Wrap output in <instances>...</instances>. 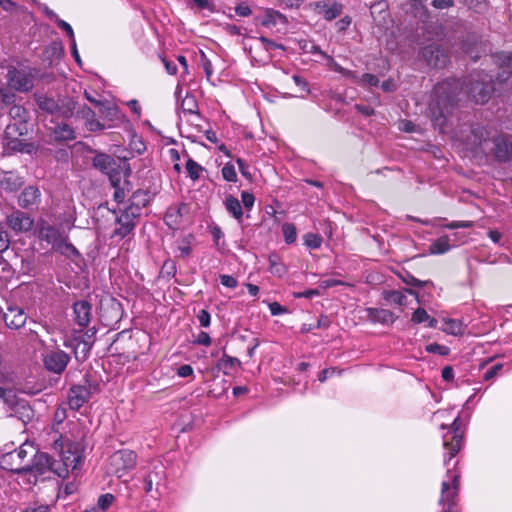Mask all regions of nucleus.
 Wrapping results in <instances>:
<instances>
[{
  "label": "nucleus",
  "mask_w": 512,
  "mask_h": 512,
  "mask_svg": "<svg viewBox=\"0 0 512 512\" xmlns=\"http://www.w3.org/2000/svg\"><path fill=\"white\" fill-rule=\"evenodd\" d=\"M454 5L453 0H433L432 6L436 9H446Z\"/></svg>",
  "instance_id": "57"
},
{
  "label": "nucleus",
  "mask_w": 512,
  "mask_h": 512,
  "mask_svg": "<svg viewBox=\"0 0 512 512\" xmlns=\"http://www.w3.org/2000/svg\"><path fill=\"white\" fill-rule=\"evenodd\" d=\"M304 0H276L277 5L284 9H298Z\"/></svg>",
  "instance_id": "47"
},
{
  "label": "nucleus",
  "mask_w": 512,
  "mask_h": 512,
  "mask_svg": "<svg viewBox=\"0 0 512 512\" xmlns=\"http://www.w3.org/2000/svg\"><path fill=\"white\" fill-rule=\"evenodd\" d=\"M448 434H452L450 438L448 435L444 436V447L449 450V459L453 458L461 449L462 436L459 435L454 429L452 432H448Z\"/></svg>",
  "instance_id": "28"
},
{
  "label": "nucleus",
  "mask_w": 512,
  "mask_h": 512,
  "mask_svg": "<svg viewBox=\"0 0 512 512\" xmlns=\"http://www.w3.org/2000/svg\"><path fill=\"white\" fill-rule=\"evenodd\" d=\"M55 100L56 97L50 96L48 94H35V101L39 109L53 116L55 114L56 107Z\"/></svg>",
  "instance_id": "30"
},
{
  "label": "nucleus",
  "mask_w": 512,
  "mask_h": 512,
  "mask_svg": "<svg viewBox=\"0 0 512 512\" xmlns=\"http://www.w3.org/2000/svg\"><path fill=\"white\" fill-rule=\"evenodd\" d=\"M269 263H270L269 269L272 273L277 274L279 276L283 274L284 268H283V266H281L280 264L277 263L276 257L270 256Z\"/></svg>",
  "instance_id": "50"
},
{
  "label": "nucleus",
  "mask_w": 512,
  "mask_h": 512,
  "mask_svg": "<svg viewBox=\"0 0 512 512\" xmlns=\"http://www.w3.org/2000/svg\"><path fill=\"white\" fill-rule=\"evenodd\" d=\"M143 196L142 202L131 203L117 218L116 224L119 226L115 228L113 234L124 238L127 236L135 227V219L139 217L141 208L148 202L147 194L140 190L133 193V198Z\"/></svg>",
  "instance_id": "3"
},
{
  "label": "nucleus",
  "mask_w": 512,
  "mask_h": 512,
  "mask_svg": "<svg viewBox=\"0 0 512 512\" xmlns=\"http://www.w3.org/2000/svg\"><path fill=\"white\" fill-rule=\"evenodd\" d=\"M421 58L429 65L435 68H443L449 61L447 51L439 44L432 43L421 49Z\"/></svg>",
  "instance_id": "9"
},
{
  "label": "nucleus",
  "mask_w": 512,
  "mask_h": 512,
  "mask_svg": "<svg viewBox=\"0 0 512 512\" xmlns=\"http://www.w3.org/2000/svg\"><path fill=\"white\" fill-rule=\"evenodd\" d=\"M78 114L81 115L85 121H89L91 118H95V112L87 105H84L79 109Z\"/></svg>",
  "instance_id": "54"
},
{
  "label": "nucleus",
  "mask_w": 512,
  "mask_h": 512,
  "mask_svg": "<svg viewBox=\"0 0 512 512\" xmlns=\"http://www.w3.org/2000/svg\"><path fill=\"white\" fill-rule=\"evenodd\" d=\"M181 108L184 112L193 114L197 112V103L193 96H186L181 102Z\"/></svg>",
  "instance_id": "38"
},
{
  "label": "nucleus",
  "mask_w": 512,
  "mask_h": 512,
  "mask_svg": "<svg viewBox=\"0 0 512 512\" xmlns=\"http://www.w3.org/2000/svg\"><path fill=\"white\" fill-rule=\"evenodd\" d=\"M177 374L180 377H188L193 374V368L190 365H182L178 368Z\"/></svg>",
  "instance_id": "63"
},
{
  "label": "nucleus",
  "mask_w": 512,
  "mask_h": 512,
  "mask_svg": "<svg viewBox=\"0 0 512 512\" xmlns=\"http://www.w3.org/2000/svg\"><path fill=\"white\" fill-rule=\"evenodd\" d=\"M55 250L68 257L76 256L79 254L76 248L72 244L67 243L65 239L63 240L62 244H60Z\"/></svg>",
  "instance_id": "41"
},
{
  "label": "nucleus",
  "mask_w": 512,
  "mask_h": 512,
  "mask_svg": "<svg viewBox=\"0 0 512 512\" xmlns=\"http://www.w3.org/2000/svg\"><path fill=\"white\" fill-rule=\"evenodd\" d=\"M7 225L15 232H27L32 229L33 219L25 212L15 210L6 217Z\"/></svg>",
  "instance_id": "12"
},
{
  "label": "nucleus",
  "mask_w": 512,
  "mask_h": 512,
  "mask_svg": "<svg viewBox=\"0 0 512 512\" xmlns=\"http://www.w3.org/2000/svg\"><path fill=\"white\" fill-rule=\"evenodd\" d=\"M9 123L6 126V136L22 137L31 130L30 114L23 106L13 104L8 110Z\"/></svg>",
  "instance_id": "4"
},
{
  "label": "nucleus",
  "mask_w": 512,
  "mask_h": 512,
  "mask_svg": "<svg viewBox=\"0 0 512 512\" xmlns=\"http://www.w3.org/2000/svg\"><path fill=\"white\" fill-rule=\"evenodd\" d=\"M358 83L364 86H377L379 84V79L373 74L366 73L360 77Z\"/></svg>",
  "instance_id": "46"
},
{
  "label": "nucleus",
  "mask_w": 512,
  "mask_h": 512,
  "mask_svg": "<svg viewBox=\"0 0 512 512\" xmlns=\"http://www.w3.org/2000/svg\"><path fill=\"white\" fill-rule=\"evenodd\" d=\"M235 12L237 15L242 17H247L252 13L250 7L244 4L238 5L235 9Z\"/></svg>",
  "instance_id": "64"
},
{
  "label": "nucleus",
  "mask_w": 512,
  "mask_h": 512,
  "mask_svg": "<svg viewBox=\"0 0 512 512\" xmlns=\"http://www.w3.org/2000/svg\"><path fill=\"white\" fill-rule=\"evenodd\" d=\"M40 238L52 244L53 249H56L64 240L59 230L50 225L41 228Z\"/></svg>",
  "instance_id": "25"
},
{
  "label": "nucleus",
  "mask_w": 512,
  "mask_h": 512,
  "mask_svg": "<svg viewBox=\"0 0 512 512\" xmlns=\"http://www.w3.org/2000/svg\"><path fill=\"white\" fill-rule=\"evenodd\" d=\"M100 112L108 119L113 120L117 117L118 109L114 105H106L103 102V105H100Z\"/></svg>",
  "instance_id": "43"
},
{
  "label": "nucleus",
  "mask_w": 512,
  "mask_h": 512,
  "mask_svg": "<svg viewBox=\"0 0 512 512\" xmlns=\"http://www.w3.org/2000/svg\"><path fill=\"white\" fill-rule=\"evenodd\" d=\"M85 126L89 131L92 132L103 130L105 128L104 124H102L96 118H91L89 121H85Z\"/></svg>",
  "instance_id": "49"
},
{
  "label": "nucleus",
  "mask_w": 512,
  "mask_h": 512,
  "mask_svg": "<svg viewBox=\"0 0 512 512\" xmlns=\"http://www.w3.org/2000/svg\"><path fill=\"white\" fill-rule=\"evenodd\" d=\"M496 62L503 68L496 81L491 75L477 71L470 74L463 82L448 79L435 86L434 96L429 104L430 117L435 125L444 131L462 92L477 104H484L494 93L501 92L498 86L512 78V54H498Z\"/></svg>",
  "instance_id": "1"
},
{
  "label": "nucleus",
  "mask_w": 512,
  "mask_h": 512,
  "mask_svg": "<svg viewBox=\"0 0 512 512\" xmlns=\"http://www.w3.org/2000/svg\"><path fill=\"white\" fill-rule=\"evenodd\" d=\"M186 170H187L189 176L193 180H196L199 178V172L202 170V167L198 163L193 161L192 159H189L186 162Z\"/></svg>",
  "instance_id": "40"
},
{
  "label": "nucleus",
  "mask_w": 512,
  "mask_h": 512,
  "mask_svg": "<svg viewBox=\"0 0 512 512\" xmlns=\"http://www.w3.org/2000/svg\"><path fill=\"white\" fill-rule=\"evenodd\" d=\"M52 448L57 452L61 458V468L74 470L77 468L78 463L81 461V454L78 444L65 440L62 436L54 440Z\"/></svg>",
  "instance_id": "5"
},
{
  "label": "nucleus",
  "mask_w": 512,
  "mask_h": 512,
  "mask_svg": "<svg viewBox=\"0 0 512 512\" xmlns=\"http://www.w3.org/2000/svg\"><path fill=\"white\" fill-rule=\"evenodd\" d=\"M305 244L313 249L319 248L321 246L322 239L320 236L314 233H307L304 236Z\"/></svg>",
  "instance_id": "42"
},
{
  "label": "nucleus",
  "mask_w": 512,
  "mask_h": 512,
  "mask_svg": "<svg viewBox=\"0 0 512 512\" xmlns=\"http://www.w3.org/2000/svg\"><path fill=\"white\" fill-rule=\"evenodd\" d=\"M367 315L371 321L384 324L393 323L395 320L394 314L386 309L368 308Z\"/></svg>",
  "instance_id": "27"
},
{
  "label": "nucleus",
  "mask_w": 512,
  "mask_h": 512,
  "mask_svg": "<svg viewBox=\"0 0 512 512\" xmlns=\"http://www.w3.org/2000/svg\"><path fill=\"white\" fill-rule=\"evenodd\" d=\"M221 283L229 288H235L237 286V280L230 275H220Z\"/></svg>",
  "instance_id": "58"
},
{
  "label": "nucleus",
  "mask_w": 512,
  "mask_h": 512,
  "mask_svg": "<svg viewBox=\"0 0 512 512\" xmlns=\"http://www.w3.org/2000/svg\"><path fill=\"white\" fill-rule=\"evenodd\" d=\"M277 22H281L283 24H287L288 23V19L287 17L282 14L280 11H277V10H274V9H271V8H267L264 10V16L261 20V24L263 26H274L276 25Z\"/></svg>",
  "instance_id": "29"
},
{
  "label": "nucleus",
  "mask_w": 512,
  "mask_h": 512,
  "mask_svg": "<svg viewBox=\"0 0 512 512\" xmlns=\"http://www.w3.org/2000/svg\"><path fill=\"white\" fill-rule=\"evenodd\" d=\"M9 246L8 234L3 230L0 225V252L6 250Z\"/></svg>",
  "instance_id": "59"
},
{
  "label": "nucleus",
  "mask_w": 512,
  "mask_h": 512,
  "mask_svg": "<svg viewBox=\"0 0 512 512\" xmlns=\"http://www.w3.org/2000/svg\"><path fill=\"white\" fill-rule=\"evenodd\" d=\"M464 5L475 11H480L485 7V0H464Z\"/></svg>",
  "instance_id": "52"
},
{
  "label": "nucleus",
  "mask_w": 512,
  "mask_h": 512,
  "mask_svg": "<svg viewBox=\"0 0 512 512\" xmlns=\"http://www.w3.org/2000/svg\"><path fill=\"white\" fill-rule=\"evenodd\" d=\"M3 319L9 329H19L25 325L27 315L22 307L9 305L3 314Z\"/></svg>",
  "instance_id": "13"
},
{
  "label": "nucleus",
  "mask_w": 512,
  "mask_h": 512,
  "mask_svg": "<svg viewBox=\"0 0 512 512\" xmlns=\"http://www.w3.org/2000/svg\"><path fill=\"white\" fill-rule=\"evenodd\" d=\"M240 365L241 362L239 359L228 355H223L217 363L218 369L223 370L225 374H228L231 370L240 367Z\"/></svg>",
  "instance_id": "32"
},
{
  "label": "nucleus",
  "mask_w": 512,
  "mask_h": 512,
  "mask_svg": "<svg viewBox=\"0 0 512 512\" xmlns=\"http://www.w3.org/2000/svg\"><path fill=\"white\" fill-rule=\"evenodd\" d=\"M7 80L10 87L21 92H27L33 88L32 76L15 67L8 69Z\"/></svg>",
  "instance_id": "11"
},
{
  "label": "nucleus",
  "mask_w": 512,
  "mask_h": 512,
  "mask_svg": "<svg viewBox=\"0 0 512 512\" xmlns=\"http://www.w3.org/2000/svg\"><path fill=\"white\" fill-rule=\"evenodd\" d=\"M222 176L226 181L235 182L237 180V174L235 168L231 164H226L222 168Z\"/></svg>",
  "instance_id": "45"
},
{
  "label": "nucleus",
  "mask_w": 512,
  "mask_h": 512,
  "mask_svg": "<svg viewBox=\"0 0 512 512\" xmlns=\"http://www.w3.org/2000/svg\"><path fill=\"white\" fill-rule=\"evenodd\" d=\"M429 319V315L425 309L418 308L412 315V321L414 323H422Z\"/></svg>",
  "instance_id": "48"
},
{
  "label": "nucleus",
  "mask_w": 512,
  "mask_h": 512,
  "mask_svg": "<svg viewBox=\"0 0 512 512\" xmlns=\"http://www.w3.org/2000/svg\"><path fill=\"white\" fill-rule=\"evenodd\" d=\"M225 207L227 211L231 213L238 222L242 221V206L240 204V201L236 197L232 195L228 196L225 200Z\"/></svg>",
  "instance_id": "31"
},
{
  "label": "nucleus",
  "mask_w": 512,
  "mask_h": 512,
  "mask_svg": "<svg viewBox=\"0 0 512 512\" xmlns=\"http://www.w3.org/2000/svg\"><path fill=\"white\" fill-rule=\"evenodd\" d=\"M5 147L10 151L26 152L31 153L35 147L32 143H27L20 137H12L5 135Z\"/></svg>",
  "instance_id": "26"
},
{
  "label": "nucleus",
  "mask_w": 512,
  "mask_h": 512,
  "mask_svg": "<svg viewBox=\"0 0 512 512\" xmlns=\"http://www.w3.org/2000/svg\"><path fill=\"white\" fill-rule=\"evenodd\" d=\"M114 496L110 493L101 495L97 502V507L102 511L107 510L114 501Z\"/></svg>",
  "instance_id": "44"
},
{
  "label": "nucleus",
  "mask_w": 512,
  "mask_h": 512,
  "mask_svg": "<svg viewBox=\"0 0 512 512\" xmlns=\"http://www.w3.org/2000/svg\"><path fill=\"white\" fill-rule=\"evenodd\" d=\"M75 322L86 327L90 322L91 304L87 301H79L74 304Z\"/></svg>",
  "instance_id": "22"
},
{
  "label": "nucleus",
  "mask_w": 512,
  "mask_h": 512,
  "mask_svg": "<svg viewBox=\"0 0 512 512\" xmlns=\"http://www.w3.org/2000/svg\"><path fill=\"white\" fill-rule=\"evenodd\" d=\"M93 342L86 340L81 337H74L72 339H67L64 341V346L68 348L74 349V354L76 359H79V354L81 353L82 359H85L87 357L88 352L90 351L92 347Z\"/></svg>",
  "instance_id": "19"
},
{
  "label": "nucleus",
  "mask_w": 512,
  "mask_h": 512,
  "mask_svg": "<svg viewBox=\"0 0 512 512\" xmlns=\"http://www.w3.org/2000/svg\"><path fill=\"white\" fill-rule=\"evenodd\" d=\"M0 398L19 418L31 417L30 406L25 400L19 399L14 390L0 387Z\"/></svg>",
  "instance_id": "10"
},
{
  "label": "nucleus",
  "mask_w": 512,
  "mask_h": 512,
  "mask_svg": "<svg viewBox=\"0 0 512 512\" xmlns=\"http://www.w3.org/2000/svg\"><path fill=\"white\" fill-rule=\"evenodd\" d=\"M53 473L59 477H66L67 468H61V465L53 460L47 453L38 452L34 447V455L25 471L27 483L36 485L40 480L43 481Z\"/></svg>",
  "instance_id": "2"
},
{
  "label": "nucleus",
  "mask_w": 512,
  "mask_h": 512,
  "mask_svg": "<svg viewBox=\"0 0 512 512\" xmlns=\"http://www.w3.org/2000/svg\"><path fill=\"white\" fill-rule=\"evenodd\" d=\"M136 458V454L131 450H119L111 455L109 465L114 474L122 477L124 472L135 467Z\"/></svg>",
  "instance_id": "8"
},
{
  "label": "nucleus",
  "mask_w": 512,
  "mask_h": 512,
  "mask_svg": "<svg viewBox=\"0 0 512 512\" xmlns=\"http://www.w3.org/2000/svg\"><path fill=\"white\" fill-rule=\"evenodd\" d=\"M384 299L397 304V305H404L406 303V296L401 291L391 290V291H385L383 293Z\"/></svg>",
  "instance_id": "35"
},
{
  "label": "nucleus",
  "mask_w": 512,
  "mask_h": 512,
  "mask_svg": "<svg viewBox=\"0 0 512 512\" xmlns=\"http://www.w3.org/2000/svg\"><path fill=\"white\" fill-rule=\"evenodd\" d=\"M34 455V446L30 443H24L19 449L9 452L3 456V462L8 469L17 474H25L31 457Z\"/></svg>",
  "instance_id": "6"
},
{
  "label": "nucleus",
  "mask_w": 512,
  "mask_h": 512,
  "mask_svg": "<svg viewBox=\"0 0 512 512\" xmlns=\"http://www.w3.org/2000/svg\"><path fill=\"white\" fill-rule=\"evenodd\" d=\"M494 154L497 160L507 161L512 155V136L500 135L494 139Z\"/></svg>",
  "instance_id": "14"
},
{
  "label": "nucleus",
  "mask_w": 512,
  "mask_h": 512,
  "mask_svg": "<svg viewBox=\"0 0 512 512\" xmlns=\"http://www.w3.org/2000/svg\"><path fill=\"white\" fill-rule=\"evenodd\" d=\"M40 191L34 186L26 187L19 196V205L23 208H30L38 203Z\"/></svg>",
  "instance_id": "24"
},
{
  "label": "nucleus",
  "mask_w": 512,
  "mask_h": 512,
  "mask_svg": "<svg viewBox=\"0 0 512 512\" xmlns=\"http://www.w3.org/2000/svg\"><path fill=\"white\" fill-rule=\"evenodd\" d=\"M472 134L474 136V143L481 145L482 142H485L490 135V132L487 130L486 127L476 125L472 128Z\"/></svg>",
  "instance_id": "36"
},
{
  "label": "nucleus",
  "mask_w": 512,
  "mask_h": 512,
  "mask_svg": "<svg viewBox=\"0 0 512 512\" xmlns=\"http://www.w3.org/2000/svg\"><path fill=\"white\" fill-rule=\"evenodd\" d=\"M54 116L62 118H70L76 109L77 102L70 96L58 95L55 100Z\"/></svg>",
  "instance_id": "16"
},
{
  "label": "nucleus",
  "mask_w": 512,
  "mask_h": 512,
  "mask_svg": "<svg viewBox=\"0 0 512 512\" xmlns=\"http://www.w3.org/2000/svg\"><path fill=\"white\" fill-rule=\"evenodd\" d=\"M21 177L16 176L12 173H6L1 181V185L7 190H17L23 185Z\"/></svg>",
  "instance_id": "33"
},
{
  "label": "nucleus",
  "mask_w": 512,
  "mask_h": 512,
  "mask_svg": "<svg viewBox=\"0 0 512 512\" xmlns=\"http://www.w3.org/2000/svg\"><path fill=\"white\" fill-rule=\"evenodd\" d=\"M50 137L55 142H66L76 139V132L67 123H58L50 129Z\"/></svg>",
  "instance_id": "18"
},
{
  "label": "nucleus",
  "mask_w": 512,
  "mask_h": 512,
  "mask_svg": "<svg viewBox=\"0 0 512 512\" xmlns=\"http://www.w3.org/2000/svg\"><path fill=\"white\" fill-rule=\"evenodd\" d=\"M165 478L164 471L162 467L155 468L154 470L150 471L146 477L144 478V490L146 493H151L154 490L157 492L159 489V486L163 483Z\"/></svg>",
  "instance_id": "21"
},
{
  "label": "nucleus",
  "mask_w": 512,
  "mask_h": 512,
  "mask_svg": "<svg viewBox=\"0 0 512 512\" xmlns=\"http://www.w3.org/2000/svg\"><path fill=\"white\" fill-rule=\"evenodd\" d=\"M426 350L431 353H438L441 355H446L448 353V348L437 343L430 344L426 347Z\"/></svg>",
  "instance_id": "53"
},
{
  "label": "nucleus",
  "mask_w": 512,
  "mask_h": 512,
  "mask_svg": "<svg viewBox=\"0 0 512 512\" xmlns=\"http://www.w3.org/2000/svg\"><path fill=\"white\" fill-rule=\"evenodd\" d=\"M458 493L459 490H457V487H450V484L444 481L442 483L441 498L439 503L443 506V508L450 510L456 505Z\"/></svg>",
  "instance_id": "20"
},
{
  "label": "nucleus",
  "mask_w": 512,
  "mask_h": 512,
  "mask_svg": "<svg viewBox=\"0 0 512 512\" xmlns=\"http://www.w3.org/2000/svg\"><path fill=\"white\" fill-rule=\"evenodd\" d=\"M282 230L287 243H293L296 240L297 233L293 224L285 223L282 226Z\"/></svg>",
  "instance_id": "39"
},
{
  "label": "nucleus",
  "mask_w": 512,
  "mask_h": 512,
  "mask_svg": "<svg viewBox=\"0 0 512 512\" xmlns=\"http://www.w3.org/2000/svg\"><path fill=\"white\" fill-rule=\"evenodd\" d=\"M162 273H165L168 277H172L176 273V265L172 261H167L162 267Z\"/></svg>",
  "instance_id": "56"
},
{
  "label": "nucleus",
  "mask_w": 512,
  "mask_h": 512,
  "mask_svg": "<svg viewBox=\"0 0 512 512\" xmlns=\"http://www.w3.org/2000/svg\"><path fill=\"white\" fill-rule=\"evenodd\" d=\"M446 328H444V331L452 334V335H460L463 333V326L462 323L455 319H447L445 320Z\"/></svg>",
  "instance_id": "37"
},
{
  "label": "nucleus",
  "mask_w": 512,
  "mask_h": 512,
  "mask_svg": "<svg viewBox=\"0 0 512 512\" xmlns=\"http://www.w3.org/2000/svg\"><path fill=\"white\" fill-rule=\"evenodd\" d=\"M315 9L318 14H322L326 20L331 21L341 15L343 6L336 2L331 6H328L325 2H317Z\"/></svg>",
  "instance_id": "23"
},
{
  "label": "nucleus",
  "mask_w": 512,
  "mask_h": 512,
  "mask_svg": "<svg viewBox=\"0 0 512 512\" xmlns=\"http://www.w3.org/2000/svg\"><path fill=\"white\" fill-rule=\"evenodd\" d=\"M90 398V391L86 386L76 385L70 389L68 395V404L71 409H80Z\"/></svg>",
  "instance_id": "17"
},
{
  "label": "nucleus",
  "mask_w": 512,
  "mask_h": 512,
  "mask_svg": "<svg viewBox=\"0 0 512 512\" xmlns=\"http://www.w3.org/2000/svg\"><path fill=\"white\" fill-rule=\"evenodd\" d=\"M93 166L101 172L110 176L115 185L112 174L117 172L118 165L116 160L108 154L99 153L93 158Z\"/></svg>",
  "instance_id": "15"
},
{
  "label": "nucleus",
  "mask_w": 512,
  "mask_h": 512,
  "mask_svg": "<svg viewBox=\"0 0 512 512\" xmlns=\"http://www.w3.org/2000/svg\"><path fill=\"white\" fill-rule=\"evenodd\" d=\"M57 24H58V27L61 28L62 30H64L68 36L74 40V32H73V29L72 27L70 26V24H68L67 22H65L64 20H57Z\"/></svg>",
  "instance_id": "62"
},
{
  "label": "nucleus",
  "mask_w": 512,
  "mask_h": 512,
  "mask_svg": "<svg viewBox=\"0 0 512 512\" xmlns=\"http://www.w3.org/2000/svg\"><path fill=\"white\" fill-rule=\"evenodd\" d=\"M320 294H321V292L319 289H308L304 292H295V293H293V296L295 298H300V297L311 298L313 296H318Z\"/></svg>",
  "instance_id": "55"
},
{
  "label": "nucleus",
  "mask_w": 512,
  "mask_h": 512,
  "mask_svg": "<svg viewBox=\"0 0 512 512\" xmlns=\"http://www.w3.org/2000/svg\"><path fill=\"white\" fill-rule=\"evenodd\" d=\"M198 320L202 327L210 325V314L206 310H201L198 314Z\"/></svg>",
  "instance_id": "61"
},
{
  "label": "nucleus",
  "mask_w": 512,
  "mask_h": 512,
  "mask_svg": "<svg viewBox=\"0 0 512 512\" xmlns=\"http://www.w3.org/2000/svg\"><path fill=\"white\" fill-rule=\"evenodd\" d=\"M241 198H242L244 207L246 209L250 210L254 205V201H255L254 195L249 192L244 191L241 194Z\"/></svg>",
  "instance_id": "51"
},
{
  "label": "nucleus",
  "mask_w": 512,
  "mask_h": 512,
  "mask_svg": "<svg viewBox=\"0 0 512 512\" xmlns=\"http://www.w3.org/2000/svg\"><path fill=\"white\" fill-rule=\"evenodd\" d=\"M450 249V239L448 236H442L434 241L430 247L429 251L432 254H442L447 252Z\"/></svg>",
  "instance_id": "34"
},
{
  "label": "nucleus",
  "mask_w": 512,
  "mask_h": 512,
  "mask_svg": "<svg viewBox=\"0 0 512 512\" xmlns=\"http://www.w3.org/2000/svg\"><path fill=\"white\" fill-rule=\"evenodd\" d=\"M69 361V354L58 348L48 349L43 354L44 367L49 372L54 374H62L65 371Z\"/></svg>",
  "instance_id": "7"
},
{
  "label": "nucleus",
  "mask_w": 512,
  "mask_h": 512,
  "mask_svg": "<svg viewBox=\"0 0 512 512\" xmlns=\"http://www.w3.org/2000/svg\"><path fill=\"white\" fill-rule=\"evenodd\" d=\"M404 282L408 285L415 286V287H423L424 285L428 284L429 281H421L416 279L412 275H408L407 278H404Z\"/></svg>",
  "instance_id": "60"
}]
</instances>
